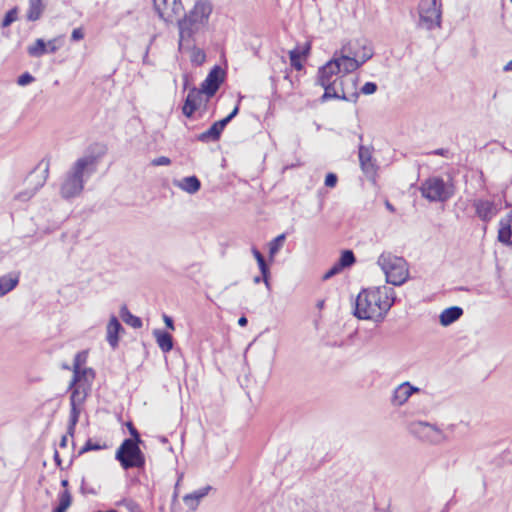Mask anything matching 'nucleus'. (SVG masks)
<instances>
[{"mask_svg":"<svg viewBox=\"0 0 512 512\" xmlns=\"http://www.w3.org/2000/svg\"><path fill=\"white\" fill-rule=\"evenodd\" d=\"M395 292L382 286L362 290L355 300L354 315L358 319L381 322L394 304Z\"/></svg>","mask_w":512,"mask_h":512,"instance_id":"f257e3e1","label":"nucleus"},{"mask_svg":"<svg viewBox=\"0 0 512 512\" xmlns=\"http://www.w3.org/2000/svg\"><path fill=\"white\" fill-rule=\"evenodd\" d=\"M213 6L208 0L196 1L193 8L178 21V48H191L205 34Z\"/></svg>","mask_w":512,"mask_h":512,"instance_id":"f03ea898","label":"nucleus"},{"mask_svg":"<svg viewBox=\"0 0 512 512\" xmlns=\"http://www.w3.org/2000/svg\"><path fill=\"white\" fill-rule=\"evenodd\" d=\"M94 165L93 156L79 158L64 177L60 188L61 196L65 199L78 196L83 190L85 179L95 171Z\"/></svg>","mask_w":512,"mask_h":512,"instance_id":"7ed1b4c3","label":"nucleus"},{"mask_svg":"<svg viewBox=\"0 0 512 512\" xmlns=\"http://www.w3.org/2000/svg\"><path fill=\"white\" fill-rule=\"evenodd\" d=\"M377 264L386 276V281L392 285L400 286L406 282L409 276L408 264L403 257L393 255L390 252L382 253Z\"/></svg>","mask_w":512,"mask_h":512,"instance_id":"20e7f679","label":"nucleus"},{"mask_svg":"<svg viewBox=\"0 0 512 512\" xmlns=\"http://www.w3.org/2000/svg\"><path fill=\"white\" fill-rule=\"evenodd\" d=\"M140 443L135 440L125 439L117 449L115 459L119 461L124 470L143 468L145 466V456L139 447Z\"/></svg>","mask_w":512,"mask_h":512,"instance_id":"39448f33","label":"nucleus"},{"mask_svg":"<svg viewBox=\"0 0 512 512\" xmlns=\"http://www.w3.org/2000/svg\"><path fill=\"white\" fill-rule=\"evenodd\" d=\"M420 191L422 197L430 202H445L454 195V186L441 177L433 176L422 182Z\"/></svg>","mask_w":512,"mask_h":512,"instance_id":"423d86ee","label":"nucleus"},{"mask_svg":"<svg viewBox=\"0 0 512 512\" xmlns=\"http://www.w3.org/2000/svg\"><path fill=\"white\" fill-rule=\"evenodd\" d=\"M339 64L336 60H330L325 65L319 68L317 74V83L324 88V94L321 97L323 102L338 97L335 90L339 81Z\"/></svg>","mask_w":512,"mask_h":512,"instance_id":"0eeeda50","label":"nucleus"},{"mask_svg":"<svg viewBox=\"0 0 512 512\" xmlns=\"http://www.w3.org/2000/svg\"><path fill=\"white\" fill-rule=\"evenodd\" d=\"M407 431L418 440L438 445L446 441L447 436L436 425L424 421H412L407 424Z\"/></svg>","mask_w":512,"mask_h":512,"instance_id":"6e6552de","label":"nucleus"},{"mask_svg":"<svg viewBox=\"0 0 512 512\" xmlns=\"http://www.w3.org/2000/svg\"><path fill=\"white\" fill-rule=\"evenodd\" d=\"M419 26L427 30L441 26L442 11L438 0H421L418 6Z\"/></svg>","mask_w":512,"mask_h":512,"instance_id":"1a4fd4ad","label":"nucleus"},{"mask_svg":"<svg viewBox=\"0 0 512 512\" xmlns=\"http://www.w3.org/2000/svg\"><path fill=\"white\" fill-rule=\"evenodd\" d=\"M50 161L47 158L42 159L34 171L28 176L27 181L33 184L32 188H28L16 195L21 201H27L45 184L49 174Z\"/></svg>","mask_w":512,"mask_h":512,"instance_id":"9d476101","label":"nucleus"},{"mask_svg":"<svg viewBox=\"0 0 512 512\" xmlns=\"http://www.w3.org/2000/svg\"><path fill=\"white\" fill-rule=\"evenodd\" d=\"M357 83L358 78L353 75H340L335 88L338 97H332V99H342L355 103L359 97Z\"/></svg>","mask_w":512,"mask_h":512,"instance_id":"9b49d317","label":"nucleus"},{"mask_svg":"<svg viewBox=\"0 0 512 512\" xmlns=\"http://www.w3.org/2000/svg\"><path fill=\"white\" fill-rule=\"evenodd\" d=\"M369 59H371L370 53L363 54L361 56L358 55L357 60L347 54L341 53V50L336 51L332 58V60H336L337 64H339L340 75H351L352 72L356 71Z\"/></svg>","mask_w":512,"mask_h":512,"instance_id":"f8f14e48","label":"nucleus"},{"mask_svg":"<svg viewBox=\"0 0 512 512\" xmlns=\"http://www.w3.org/2000/svg\"><path fill=\"white\" fill-rule=\"evenodd\" d=\"M153 5L158 16L165 22L173 21L183 11L181 0H153Z\"/></svg>","mask_w":512,"mask_h":512,"instance_id":"ddd939ff","label":"nucleus"},{"mask_svg":"<svg viewBox=\"0 0 512 512\" xmlns=\"http://www.w3.org/2000/svg\"><path fill=\"white\" fill-rule=\"evenodd\" d=\"M475 213L483 222L491 221L499 212V207L494 201L476 199L473 202Z\"/></svg>","mask_w":512,"mask_h":512,"instance_id":"4468645a","label":"nucleus"},{"mask_svg":"<svg viewBox=\"0 0 512 512\" xmlns=\"http://www.w3.org/2000/svg\"><path fill=\"white\" fill-rule=\"evenodd\" d=\"M341 53L347 54L350 57H353L358 60V55L361 56L363 54H371V58L373 57V49L369 46L366 40L356 39L351 40L345 43L341 47Z\"/></svg>","mask_w":512,"mask_h":512,"instance_id":"2eb2a0df","label":"nucleus"},{"mask_svg":"<svg viewBox=\"0 0 512 512\" xmlns=\"http://www.w3.org/2000/svg\"><path fill=\"white\" fill-rule=\"evenodd\" d=\"M419 391L420 388L411 385L410 382H403L394 389L391 404L397 407L402 406L408 401L412 394Z\"/></svg>","mask_w":512,"mask_h":512,"instance_id":"dca6fc26","label":"nucleus"},{"mask_svg":"<svg viewBox=\"0 0 512 512\" xmlns=\"http://www.w3.org/2000/svg\"><path fill=\"white\" fill-rule=\"evenodd\" d=\"M222 82L221 70L218 66H215L207 75L206 79L201 84L202 94L205 93L207 96H213Z\"/></svg>","mask_w":512,"mask_h":512,"instance_id":"f3484780","label":"nucleus"},{"mask_svg":"<svg viewBox=\"0 0 512 512\" xmlns=\"http://www.w3.org/2000/svg\"><path fill=\"white\" fill-rule=\"evenodd\" d=\"M123 331V327L116 316H111L106 327V340L112 349H116L119 343V333Z\"/></svg>","mask_w":512,"mask_h":512,"instance_id":"a211bd4d","label":"nucleus"},{"mask_svg":"<svg viewBox=\"0 0 512 512\" xmlns=\"http://www.w3.org/2000/svg\"><path fill=\"white\" fill-rule=\"evenodd\" d=\"M202 101V91L192 88L186 97L184 106L182 108L183 114L186 117H191L197 110L198 106Z\"/></svg>","mask_w":512,"mask_h":512,"instance_id":"6ab92c4d","label":"nucleus"},{"mask_svg":"<svg viewBox=\"0 0 512 512\" xmlns=\"http://www.w3.org/2000/svg\"><path fill=\"white\" fill-rule=\"evenodd\" d=\"M498 240L507 245H512V211L499 221Z\"/></svg>","mask_w":512,"mask_h":512,"instance_id":"aec40b11","label":"nucleus"},{"mask_svg":"<svg viewBox=\"0 0 512 512\" xmlns=\"http://www.w3.org/2000/svg\"><path fill=\"white\" fill-rule=\"evenodd\" d=\"M211 490H213V487L210 485L202 487L192 493L186 494L183 497V502L190 510L194 511L199 506L200 501L207 496Z\"/></svg>","mask_w":512,"mask_h":512,"instance_id":"412c9836","label":"nucleus"},{"mask_svg":"<svg viewBox=\"0 0 512 512\" xmlns=\"http://www.w3.org/2000/svg\"><path fill=\"white\" fill-rule=\"evenodd\" d=\"M227 125L225 122L221 119L219 121H216L212 124V126L204 131L203 133L199 134L197 136V139L201 142L207 143L209 141H217L219 140L222 131Z\"/></svg>","mask_w":512,"mask_h":512,"instance_id":"4be33fe9","label":"nucleus"},{"mask_svg":"<svg viewBox=\"0 0 512 512\" xmlns=\"http://www.w3.org/2000/svg\"><path fill=\"white\" fill-rule=\"evenodd\" d=\"M359 161L363 172L367 175H374L376 172V166L372 160V154L369 148L360 145L359 146Z\"/></svg>","mask_w":512,"mask_h":512,"instance_id":"5701e85b","label":"nucleus"},{"mask_svg":"<svg viewBox=\"0 0 512 512\" xmlns=\"http://www.w3.org/2000/svg\"><path fill=\"white\" fill-rule=\"evenodd\" d=\"M173 184L188 194H195L201 188V182L196 176H187L180 180H174Z\"/></svg>","mask_w":512,"mask_h":512,"instance_id":"b1692460","label":"nucleus"},{"mask_svg":"<svg viewBox=\"0 0 512 512\" xmlns=\"http://www.w3.org/2000/svg\"><path fill=\"white\" fill-rule=\"evenodd\" d=\"M93 379L94 372L91 368H79L77 370H73V377L69 384V388L74 387L76 384H85L90 388Z\"/></svg>","mask_w":512,"mask_h":512,"instance_id":"393cba45","label":"nucleus"},{"mask_svg":"<svg viewBox=\"0 0 512 512\" xmlns=\"http://www.w3.org/2000/svg\"><path fill=\"white\" fill-rule=\"evenodd\" d=\"M310 49V43H306L303 47H296L289 52L290 64L294 69L298 71L302 70L303 64L301 62V58H306L310 52Z\"/></svg>","mask_w":512,"mask_h":512,"instance_id":"a878e982","label":"nucleus"},{"mask_svg":"<svg viewBox=\"0 0 512 512\" xmlns=\"http://www.w3.org/2000/svg\"><path fill=\"white\" fill-rule=\"evenodd\" d=\"M462 315L463 309L461 307L452 306L441 312L439 321L442 326L447 327L456 322Z\"/></svg>","mask_w":512,"mask_h":512,"instance_id":"bb28decb","label":"nucleus"},{"mask_svg":"<svg viewBox=\"0 0 512 512\" xmlns=\"http://www.w3.org/2000/svg\"><path fill=\"white\" fill-rule=\"evenodd\" d=\"M69 390H71L70 404L83 405L90 388L85 384H76L74 387L69 388Z\"/></svg>","mask_w":512,"mask_h":512,"instance_id":"cd10ccee","label":"nucleus"},{"mask_svg":"<svg viewBox=\"0 0 512 512\" xmlns=\"http://www.w3.org/2000/svg\"><path fill=\"white\" fill-rule=\"evenodd\" d=\"M153 335L156 339V342H157L159 348L163 352H169L172 350L173 338H172L171 334H169L168 332L159 330V329H155L153 331Z\"/></svg>","mask_w":512,"mask_h":512,"instance_id":"c85d7f7f","label":"nucleus"},{"mask_svg":"<svg viewBox=\"0 0 512 512\" xmlns=\"http://www.w3.org/2000/svg\"><path fill=\"white\" fill-rule=\"evenodd\" d=\"M19 283L17 274H7L0 277V296H4L12 291Z\"/></svg>","mask_w":512,"mask_h":512,"instance_id":"c756f323","label":"nucleus"},{"mask_svg":"<svg viewBox=\"0 0 512 512\" xmlns=\"http://www.w3.org/2000/svg\"><path fill=\"white\" fill-rule=\"evenodd\" d=\"M70 415H69V422L67 427V433L70 436H73L75 433L76 425L79 421V416L82 411V405L77 404H70Z\"/></svg>","mask_w":512,"mask_h":512,"instance_id":"7c9ffc66","label":"nucleus"},{"mask_svg":"<svg viewBox=\"0 0 512 512\" xmlns=\"http://www.w3.org/2000/svg\"><path fill=\"white\" fill-rule=\"evenodd\" d=\"M44 10L42 0H29V8L27 11V20L37 21L40 19Z\"/></svg>","mask_w":512,"mask_h":512,"instance_id":"2f4dec72","label":"nucleus"},{"mask_svg":"<svg viewBox=\"0 0 512 512\" xmlns=\"http://www.w3.org/2000/svg\"><path fill=\"white\" fill-rule=\"evenodd\" d=\"M182 51H190V61L196 66L202 65L206 60V54L203 49L191 44V48H184Z\"/></svg>","mask_w":512,"mask_h":512,"instance_id":"473e14b6","label":"nucleus"},{"mask_svg":"<svg viewBox=\"0 0 512 512\" xmlns=\"http://www.w3.org/2000/svg\"><path fill=\"white\" fill-rule=\"evenodd\" d=\"M120 316L122 320L129 326L133 328H140L142 326V321L139 317L133 315L127 308L126 305H123L120 309Z\"/></svg>","mask_w":512,"mask_h":512,"instance_id":"72a5a7b5","label":"nucleus"},{"mask_svg":"<svg viewBox=\"0 0 512 512\" xmlns=\"http://www.w3.org/2000/svg\"><path fill=\"white\" fill-rule=\"evenodd\" d=\"M27 52L31 57H41L47 53L46 43L43 39H37L32 45L27 47Z\"/></svg>","mask_w":512,"mask_h":512,"instance_id":"f704fd0d","label":"nucleus"},{"mask_svg":"<svg viewBox=\"0 0 512 512\" xmlns=\"http://www.w3.org/2000/svg\"><path fill=\"white\" fill-rule=\"evenodd\" d=\"M285 239L286 235L283 233L278 235L276 238L269 242L268 246L270 259H273L276 256V254L282 249Z\"/></svg>","mask_w":512,"mask_h":512,"instance_id":"c9c22d12","label":"nucleus"},{"mask_svg":"<svg viewBox=\"0 0 512 512\" xmlns=\"http://www.w3.org/2000/svg\"><path fill=\"white\" fill-rule=\"evenodd\" d=\"M355 261L354 253L351 250L343 251L338 260L339 266H342L343 268L350 267L355 263Z\"/></svg>","mask_w":512,"mask_h":512,"instance_id":"e433bc0d","label":"nucleus"},{"mask_svg":"<svg viewBox=\"0 0 512 512\" xmlns=\"http://www.w3.org/2000/svg\"><path fill=\"white\" fill-rule=\"evenodd\" d=\"M18 9L16 7L10 9L4 16L2 21V27H8L17 20Z\"/></svg>","mask_w":512,"mask_h":512,"instance_id":"4c0bfd02","label":"nucleus"},{"mask_svg":"<svg viewBox=\"0 0 512 512\" xmlns=\"http://www.w3.org/2000/svg\"><path fill=\"white\" fill-rule=\"evenodd\" d=\"M107 446L106 444H99V443H93V441L91 439H88L86 441V443L84 444V446L80 449L79 451V454H83V453H86L88 451H93V450H101V449H105Z\"/></svg>","mask_w":512,"mask_h":512,"instance_id":"58836bf2","label":"nucleus"},{"mask_svg":"<svg viewBox=\"0 0 512 512\" xmlns=\"http://www.w3.org/2000/svg\"><path fill=\"white\" fill-rule=\"evenodd\" d=\"M258 266H259V269H260V272H261V275H262V278H263V282L265 283V286L269 290L270 289V282H269L270 271H269V267L266 264L265 260L261 261L260 263H258Z\"/></svg>","mask_w":512,"mask_h":512,"instance_id":"ea45409f","label":"nucleus"},{"mask_svg":"<svg viewBox=\"0 0 512 512\" xmlns=\"http://www.w3.org/2000/svg\"><path fill=\"white\" fill-rule=\"evenodd\" d=\"M72 503V496L68 490H65L59 494L58 506L68 509Z\"/></svg>","mask_w":512,"mask_h":512,"instance_id":"a19ab883","label":"nucleus"},{"mask_svg":"<svg viewBox=\"0 0 512 512\" xmlns=\"http://www.w3.org/2000/svg\"><path fill=\"white\" fill-rule=\"evenodd\" d=\"M34 81H35V78L29 72H25L18 77L17 84L19 86H26V85L31 84Z\"/></svg>","mask_w":512,"mask_h":512,"instance_id":"79ce46f5","label":"nucleus"},{"mask_svg":"<svg viewBox=\"0 0 512 512\" xmlns=\"http://www.w3.org/2000/svg\"><path fill=\"white\" fill-rule=\"evenodd\" d=\"M344 268L339 266V262H336L324 275L323 280H328L333 276L339 274Z\"/></svg>","mask_w":512,"mask_h":512,"instance_id":"37998d69","label":"nucleus"},{"mask_svg":"<svg viewBox=\"0 0 512 512\" xmlns=\"http://www.w3.org/2000/svg\"><path fill=\"white\" fill-rule=\"evenodd\" d=\"M344 268L339 266V262H336L324 275L323 280H328L333 276L339 274Z\"/></svg>","mask_w":512,"mask_h":512,"instance_id":"c03bdc74","label":"nucleus"},{"mask_svg":"<svg viewBox=\"0 0 512 512\" xmlns=\"http://www.w3.org/2000/svg\"><path fill=\"white\" fill-rule=\"evenodd\" d=\"M360 91L365 95H371L377 91V85L374 82H366Z\"/></svg>","mask_w":512,"mask_h":512,"instance_id":"a18cd8bd","label":"nucleus"},{"mask_svg":"<svg viewBox=\"0 0 512 512\" xmlns=\"http://www.w3.org/2000/svg\"><path fill=\"white\" fill-rule=\"evenodd\" d=\"M171 159L166 156H160L151 161L152 166H169Z\"/></svg>","mask_w":512,"mask_h":512,"instance_id":"49530a36","label":"nucleus"},{"mask_svg":"<svg viewBox=\"0 0 512 512\" xmlns=\"http://www.w3.org/2000/svg\"><path fill=\"white\" fill-rule=\"evenodd\" d=\"M85 360H86V355L84 352L77 353L74 357L73 370H77V369L81 368V365H82V363L85 362Z\"/></svg>","mask_w":512,"mask_h":512,"instance_id":"de8ad7c7","label":"nucleus"},{"mask_svg":"<svg viewBox=\"0 0 512 512\" xmlns=\"http://www.w3.org/2000/svg\"><path fill=\"white\" fill-rule=\"evenodd\" d=\"M338 181L337 175L334 173H328L325 177V185L327 187L333 188L336 186Z\"/></svg>","mask_w":512,"mask_h":512,"instance_id":"09e8293b","label":"nucleus"},{"mask_svg":"<svg viewBox=\"0 0 512 512\" xmlns=\"http://www.w3.org/2000/svg\"><path fill=\"white\" fill-rule=\"evenodd\" d=\"M127 427L132 436V438H129V439L135 440L136 442H142L139 432L137 431V429L133 426V424L131 422L127 423Z\"/></svg>","mask_w":512,"mask_h":512,"instance_id":"8fccbe9b","label":"nucleus"},{"mask_svg":"<svg viewBox=\"0 0 512 512\" xmlns=\"http://www.w3.org/2000/svg\"><path fill=\"white\" fill-rule=\"evenodd\" d=\"M83 38H84V31L82 28H75L72 31L71 39L73 41H79V40H82Z\"/></svg>","mask_w":512,"mask_h":512,"instance_id":"3c124183","label":"nucleus"},{"mask_svg":"<svg viewBox=\"0 0 512 512\" xmlns=\"http://www.w3.org/2000/svg\"><path fill=\"white\" fill-rule=\"evenodd\" d=\"M46 48L47 53H55L59 49V46L56 44V39L49 40L46 43Z\"/></svg>","mask_w":512,"mask_h":512,"instance_id":"603ef678","label":"nucleus"},{"mask_svg":"<svg viewBox=\"0 0 512 512\" xmlns=\"http://www.w3.org/2000/svg\"><path fill=\"white\" fill-rule=\"evenodd\" d=\"M239 112V105L237 104L235 106V108L232 110V112L226 116L225 118H223L222 120L225 122V124L227 125Z\"/></svg>","mask_w":512,"mask_h":512,"instance_id":"864d4df0","label":"nucleus"},{"mask_svg":"<svg viewBox=\"0 0 512 512\" xmlns=\"http://www.w3.org/2000/svg\"><path fill=\"white\" fill-rule=\"evenodd\" d=\"M80 490L82 494H96V491L93 488L86 485L84 479L82 480Z\"/></svg>","mask_w":512,"mask_h":512,"instance_id":"5fc2aeb1","label":"nucleus"},{"mask_svg":"<svg viewBox=\"0 0 512 512\" xmlns=\"http://www.w3.org/2000/svg\"><path fill=\"white\" fill-rule=\"evenodd\" d=\"M252 254L255 257L257 263L265 260L261 252L255 247L252 248Z\"/></svg>","mask_w":512,"mask_h":512,"instance_id":"6e6d98bb","label":"nucleus"},{"mask_svg":"<svg viewBox=\"0 0 512 512\" xmlns=\"http://www.w3.org/2000/svg\"><path fill=\"white\" fill-rule=\"evenodd\" d=\"M164 318V321H165V324L168 328H170L171 330H174V324H173V320L172 318H170L169 316L167 315H164L163 316Z\"/></svg>","mask_w":512,"mask_h":512,"instance_id":"4d7b16f0","label":"nucleus"},{"mask_svg":"<svg viewBox=\"0 0 512 512\" xmlns=\"http://www.w3.org/2000/svg\"><path fill=\"white\" fill-rule=\"evenodd\" d=\"M447 153H448V150L443 149V148H440V149H437V150L433 151V154L439 155V156H446Z\"/></svg>","mask_w":512,"mask_h":512,"instance_id":"13d9d810","label":"nucleus"},{"mask_svg":"<svg viewBox=\"0 0 512 512\" xmlns=\"http://www.w3.org/2000/svg\"><path fill=\"white\" fill-rule=\"evenodd\" d=\"M247 323H248V320H247V318H246L245 316H242V317H240V318L238 319V324H239V326H241V327L246 326V325H247Z\"/></svg>","mask_w":512,"mask_h":512,"instance_id":"bf43d9fd","label":"nucleus"},{"mask_svg":"<svg viewBox=\"0 0 512 512\" xmlns=\"http://www.w3.org/2000/svg\"><path fill=\"white\" fill-rule=\"evenodd\" d=\"M505 72L512 71V59L503 67Z\"/></svg>","mask_w":512,"mask_h":512,"instance_id":"052dcab7","label":"nucleus"},{"mask_svg":"<svg viewBox=\"0 0 512 512\" xmlns=\"http://www.w3.org/2000/svg\"><path fill=\"white\" fill-rule=\"evenodd\" d=\"M385 206L390 212H395L394 206L389 201L385 202Z\"/></svg>","mask_w":512,"mask_h":512,"instance_id":"680f3d73","label":"nucleus"},{"mask_svg":"<svg viewBox=\"0 0 512 512\" xmlns=\"http://www.w3.org/2000/svg\"><path fill=\"white\" fill-rule=\"evenodd\" d=\"M67 440H68V439H67V435H64V436L62 437L61 441H60V446H61V447H66V445H67Z\"/></svg>","mask_w":512,"mask_h":512,"instance_id":"e2e57ef3","label":"nucleus"},{"mask_svg":"<svg viewBox=\"0 0 512 512\" xmlns=\"http://www.w3.org/2000/svg\"><path fill=\"white\" fill-rule=\"evenodd\" d=\"M54 459H55V462H56L58 465H60L61 460H60V457H59V454H58V452H57V451H55V453H54Z\"/></svg>","mask_w":512,"mask_h":512,"instance_id":"0e129e2a","label":"nucleus"},{"mask_svg":"<svg viewBox=\"0 0 512 512\" xmlns=\"http://www.w3.org/2000/svg\"><path fill=\"white\" fill-rule=\"evenodd\" d=\"M67 509L63 508V507H60V506H57L53 512H66Z\"/></svg>","mask_w":512,"mask_h":512,"instance_id":"69168bd1","label":"nucleus"},{"mask_svg":"<svg viewBox=\"0 0 512 512\" xmlns=\"http://www.w3.org/2000/svg\"><path fill=\"white\" fill-rule=\"evenodd\" d=\"M261 281H263L262 275L261 276H256L254 278V283H256V284L260 283Z\"/></svg>","mask_w":512,"mask_h":512,"instance_id":"338daca9","label":"nucleus"},{"mask_svg":"<svg viewBox=\"0 0 512 512\" xmlns=\"http://www.w3.org/2000/svg\"><path fill=\"white\" fill-rule=\"evenodd\" d=\"M61 485H62L63 487H67V486H68V480H66V479L62 480V481H61Z\"/></svg>","mask_w":512,"mask_h":512,"instance_id":"774afa93","label":"nucleus"}]
</instances>
